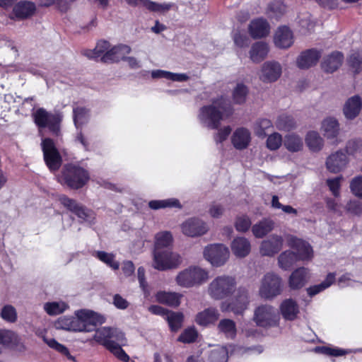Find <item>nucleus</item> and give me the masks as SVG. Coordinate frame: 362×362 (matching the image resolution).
<instances>
[{
    "mask_svg": "<svg viewBox=\"0 0 362 362\" xmlns=\"http://www.w3.org/2000/svg\"><path fill=\"white\" fill-rule=\"evenodd\" d=\"M348 163L346 155L339 151L330 155L326 162L327 169L332 173H338L344 169Z\"/></svg>",
    "mask_w": 362,
    "mask_h": 362,
    "instance_id": "b1692460",
    "label": "nucleus"
},
{
    "mask_svg": "<svg viewBox=\"0 0 362 362\" xmlns=\"http://www.w3.org/2000/svg\"><path fill=\"white\" fill-rule=\"evenodd\" d=\"M253 319L258 326L263 327H274L279 322L276 309L269 305L257 307L255 310Z\"/></svg>",
    "mask_w": 362,
    "mask_h": 362,
    "instance_id": "9b49d317",
    "label": "nucleus"
},
{
    "mask_svg": "<svg viewBox=\"0 0 362 362\" xmlns=\"http://www.w3.org/2000/svg\"><path fill=\"white\" fill-rule=\"evenodd\" d=\"M219 315V313L216 308H206L197 314L195 322L199 325L206 327L214 324L218 320Z\"/></svg>",
    "mask_w": 362,
    "mask_h": 362,
    "instance_id": "c85d7f7f",
    "label": "nucleus"
},
{
    "mask_svg": "<svg viewBox=\"0 0 362 362\" xmlns=\"http://www.w3.org/2000/svg\"><path fill=\"white\" fill-rule=\"evenodd\" d=\"M287 245L296 250L298 261H310L313 257V251L310 244L293 235L286 236Z\"/></svg>",
    "mask_w": 362,
    "mask_h": 362,
    "instance_id": "4468645a",
    "label": "nucleus"
},
{
    "mask_svg": "<svg viewBox=\"0 0 362 362\" xmlns=\"http://www.w3.org/2000/svg\"><path fill=\"white\" fill-rule=\"evenodd\" d=\"M208 292L216 300L223 299L226 296V276H218L209 284Z\"/></svg>",
    "mask_w": 362,
    "mask_h": 362,
    "instance_id": "a878e982",
    "label": "nucleus"
},
{
    "mask_svg": "<svg viewBox=\"0 0 362 362\" xmlns=\"http://www.w3.org/2000/svg\"><path fill=\"white\" fill-rule=\"evenodd\" d=\"M362 109V100L358 95L348 98L343 106V114L348 120L356 118Z\"/></svg>",
    "mask_w": 362,
    "mask_h": 362,
    "instance_id": "5701e85b",
    "label": "nucleus"
},
{
    "mask_svg": "<svg viewBox=\"0 0 362 362\" xmlns=\"http://www.w3.org/2000/svg\"><path fill=\"white\" fill-rule=\"evenodd\" d=\"M131 6H142L151 12H165L170 8V5L166 4H158L151 0H126Z\"/></svg>",
    "mask_w": 362,
    "mask_h": 362,
    "instance_id": "c756f323",
    "label": "nucleus"
},
{
    "mask_svg": "<svg viewBox=\"0 0 362 362\" xmlns=\"http://www.w3.org/2000/svg\"><path fill=\"white\" fill-rule=\"evenodd\" d=\"M282 144H284L282 136L278 132L269 134L266 140V146L270 151L278 150Z\"/></svg>",
    "mask_w": 362,
    "mask_h": 362,
    "instance_id": "4d7b16f0",
    "label": "nucleus"
},
{
    "mask_svg": "<svg viewBox=\"0 0 362 362\" xmlns=\"http://www.w3.org/2000/svg\"><path fill=\"white\" fill-rule=\"evenodd\" d=\"M274 228V222L265 219L255 224L252 227V232L255 238H262L270 233Z\"/></svg>",
    "mask_w": 362,
    "mask_h": 362,
    "instance_id": "a19ab883",
    "label": "nucleus"
},
{
    "mask_svg": "<svg viewBox=\"0 0 362 362\" xmlns=\"http://www.w3.org/2000/svg\"><path fill=\"white\" fill-rule=\"evenodd\" d=\"M156 240L153 251H162L165 250H171L170 246L173 243V235L169 231H163L156 235Z\"/></svg>",
    "mask_w": 362,
    "mask_h": 362,
    "instance_id": "58836bf2",
    "label": "nucleus"
},
{
    "mask_svg": "<svg viewBox=\"0 0 362 362\" xmlns=\"http://www.w3.org/2000/svg\"><path fill=\"white\" fill-rule=\"evenodd\" d=\"M33 119L40 129L48 128L56 134L59 132L62 117L59 114H52L43 107H39L33 113Z\"/></svg>",
    "mask_w": 362,
    "mask_h": 362,
    "instance_id": "6e6552de",
    "label": "nucleus"
},
{
    "mask_svg": "<svg viewBox=\"0 0 362 362\" xmlns=\"http://www.w3.org/2000/svg\"><path fill=\"white\" fill-rule=\"evenodd\" d=\"M284 238L282 236L273 234L264 240L259 246V252L263 256L272 257L277 254L284 245Z\"/></svg>",
    "mask_w": 362,
    "mask_h": 362,
    "instance_id": "f3484780",
    "label": "nucleus"
},
{
    "mask_svg": "<svg viewBox=\"0 0 362 362\" xmlns=\"http://www.w3.org/2000/svg\"><path fill=\"white\" fill-rule=\"evenodd\" d=\"M308 148L313 152L320 151L324 146V139L316 131H309L305 138Z\"/></svg>",
    "mask_w": 362,
    "mask_h": 362,
    "instance_id": "c9c22d12",
    "label": "nucleus"
},
{
    "mask_svg": "<svg viewBox=\"0 0 362 362\" xmlns=\"http://www.w3.org/2000/svg\"><path fill=\"white\" fill-rule=\"evenodd\" d=\"M349 187L355 197L362 199V175L353 178L350 182Z\"/></svg>",
    "mask_w": 362,
    "mask_h": 362,
    "instance_id": "69168bd1",
    "label": "nucleus"
},
{
    "mask_svg": "<svg viewBox=\"0 0 362 362\" xmlns=\"http://www.w3.org/2000/svg\"><path fill=\"white\" fill-rule=\"evenodd\" d=\"M74 122L77 126L78 124H83L88 117L89 110L85 107H76L73 110Z\"/></svg>",
    "mask_w": 362,
    "mask_h": 362,
    "instance_id": "bf43d9fd",
    "label": "nucleus"
},
{
    "mask_svg": "<svg viewBox=\"0 0 362 362\" xmlns=\"http://www.w3.org/2000/svg\"><path fill=\"white\" fill-rule=\"evenodd\" d=\"M95 257L113 270H117L119 268V262L115 259V255L112 253H107L104 251H96Z\"/></svg>",
    "mask_w": 362,
    "mask_h": 362,
    "instance_id": "5fc2aeb1",
    "label": "nucleus"
},
{
    "mask_svg": "<svg viewBox=\"0 0 362 362\" xmlns=\"http://www.w3.org/2000/svg\"><path fill=\"white\" fill-rule=\"evenodd\" d=\"M1 317L6 322H15L17 320L16 309L11 305L4 306L1 309Z\"/></svg>",
    "mask_w": 362,
    "mask_h": 362,
    "instance_id": "e2e57ef3",
    "label": "nucleus"
},
{
    "mask_svg": "<svg viewBox=\"0 0 362 362\" xmlns=\"http://www.w3.org/2000/svg\"><path fill=\"white\" fill-rule=\"evenodd\" d=\"M156 296L160 303L177 308L180 304V299L182 295L175 292L159 291Z\"/></svg>",
    "mask_w": 362,
    "mask_h": 362,
    "instance_id": "72a5a7b5",
    "label": "nucleus"
},
{
    "mask_svg": "<svg viewBox=\"0 0 362 362\" xmlns=\"http://www.w3.org/2000/svg\"><path fill=\"white\" fill-rule=\"evenodd\" d=\"M148 206L153 210L166 208L182 209V204L176 198H170L163 200H151L148 202Z\"/></svg>",
    "mask_w": 362,
    "mask_h": 362,
    "instance_id": "79ce46f5",
    "label": "nucleus"
},
{
    "mask_svg": "<svg viewBox=\"0 0 362 362\" xmlns=\"http://www.w3.org/2000/svg\"><path fill=\"white\" fill-rule=\"evenodd\" d=\"M298 261L295 252L290 250L281 252L277 259L278 266L284 271H287Z\"/></svg>",
    "mask_w": 362,
    "mask_h": 362,
    "instance_id": "e433bc0d",
    "label": "nucleus"
},
{
    "mask_svg": "<svg viewBox=\"0 0 362 362\" xmlns=\"http://www.w3.org/2000/svg\"><path fill=\"white\" fill-rule=\"evenodd\" d=\"M90 180L89 172L79 164L68 163L64 165L61 170L59 181L71 189H80Z\"/></svg>",
    "mask_w": 362,
    "mask_h": 362,
    "instance_id": "f03ea898",
    "label": "nucleus"
},
{
    "mask_svg": "<svg viewBox=\"0 0 362 362\" xmlns=\"http://www.w3.org/2000/svg\"><path fill=\"white\" fill-rule=\"evenodd\" d=\"M284 147L291 153H296L303 150V139L295 133L286 134L284 139Z\"/></svg>",
    "mask_w": 362,
    "mask_h": 362,
    "instance_id": "f704fd0d",
    "label": "nucleus"
},
{
    "mask_svg": "<svg viewBox=\"0 0 362 362\" xmlns=\"http://www.w3.org/2000/svg\"><path fill=\"white\" fill-rule=\"evenodd\" d=\"M348 63L354 74H358L362 68V57L359 52H354L348 59Z\"/></svg>",
    "mask_w": 362,
    "mask_h": 362,
    "instance_id": "680f3d73",
    "label": "nucleus"
},
{
    "mask_svg": "<svg viewBox=\"0 0 362 362\" xmlns=\"http://www.w3.org/2000/svg\"><path fill=\"white\" fill-rule=\"evenodd\" d=\"M315 351L316 353L322 354H324L326 356L337 357V356H344L347 354H350L352 352H356V351L362 352V349L352 351V350H346V349H340L338 347L322 346L315 347Z\"/></svg>",
    "mask_w": 362,
    "mask_h": 362,
    "instance_id": "37998d69",
    "label": "nucleus"
},
{
    "mask_svg": "<svg viewBox=\"0 0 362 362\" xmlns=\"http://www.w3.org/2000/svg\"><path fill=\"white\" fill-rule=\"evenodd\" d=\"M335 281V274L334 273H329L327 274L325 281L322 283L310 286L307 289V292L310 296H313L326 288H329Z\"/></svg>",
    "mask_w": 362,
    "mask_h": 362,
    "instance_id": "a18cd8bd",
    "label": "nucleus"
},
{
    "mask_svg": "<svg viewBox=\"0 0 362 362\" xmlns=\"http://www.w3.org/2000/svg\"><path fill=\"white\" fill-rule=\"evenodd\" d=\"M248 31L254 39L265 37L270 33V25L266 19L257 18L250 23Z\"/></svg>",
    "mask_w": 362,
    "mask_h": 362,
    "instance_id": "412c9836",
    "label": "nucleus"
},
{
    "mask_svg": "<svg viewBox=\"0 0 362 362\" xmlns=\"http://www.w3.org/2000/svg\"><path fill=\"white\" fill-rule=\"evenodd\" d=\"M43 341L52 349L67 357L68 359L75 361V358L71 355L69 349L64 345L59 343L56 339H47L45 336L42 337Z\"/></svg>",
    "mask_w": 362,
    "mask_h": 362,
    "instance_id": "09e8293b",
    "label": "nucleus"
},
{
    "mask_svg": "<svg viewBox=\"0 0 362 362\" xmlns=\"http://www.w3.org/2000/svg\"><path fill=\"white\" fill-rule=\"evenodd\" d=\"M181 262L180 255L171 250L153 251V267L159 271L177 268Z\"/></svg>",
    "mask_w": 362,
    "mask_h": 362,
    "instance_id": "9d476101",
    "label": "nucleus"
},
{
    "mask_svg": "<svg viewBox=\"0 0 362 362\" xmlns=\"http://www.w3.org/2000/svg\"><path fill=\"white\" fill-rule=\"evenodd\" d=\"M272 127V122L268 119H260L255 124V133L258 136L265 135V131Z\"/></svg>",
    "mask_w": 362,
    "mask_h": 362,
    "instance_id": "774afa93",
    "label": "nucleus"
},
{
    "mask_svg": "<svg viewBox=\"0 0 362 362\" xmlns=\"http://www.w3.org/2000/svg\"><path fill=\"white\" fill-rule=\"evenodd\" d=\"M69 308L64 302H48L44 305V309L49 315H57Z\"/></svg>",
    "mask_w": 362,
    "mask_h": 362,
    "instance_id": "864d4df0",
    "label": "nucleus"
},
{
    "mask_svg": "<svg viewBox=\"0 0 362 362\" xmlns=\"http://www.w3.org/2000/svg\"><path fill=\"white\" fill-rule=\"evenodd\" d=\"M310 279V269L300 267L294 269L288 276V285L291 290H299L304 287Z\"/></svg>",
    "mask_w": 362,
    "mask_h": 362,
    "instance_id": "dca6fc26",
    "label": "nucleus"
},
{
    "mask_svg": "<svg viewBox=\"0 0 362 362\" xmlns=\"http://www.w3.org/2000/svg\"><path fill=\"white\" fill-rule=\"evenodd\" d=\"M282 74L281 64L276 61L264 62L258 74L259 80L264 83H271L276 81Z\"/></svg>",
    "mask_w": 362,
    "mask_h": 362,
    "instance_id": "f8f14e48",
    "label": "nucleus"
},
{
    "mask_svg": "<svg viewBox=\"0 0 362 362\" xmlns=\"http://www.w3.org/2000/svg\"><path fill=\"white\" fill-rule=\"evenodd\" d=\"M343 211L350 218L362 216V202L356 199H349L344 206Z\"/></svg>",
    "mask_w": 362,
    "mask_h": 362,
    "instance_id": "c03bdc74",
    "label": "nucleus"
},
{
    "mask_svg": "<svg viewBox=\"0 0 362 362\" xmlns=\"http://www.w3.org/2000/svg\"><path fill=\"white\" fill-rule=\"evenodd\" d=\"M321 131L327 139H333L339 133V124L334 117H327L322 122Z\"/></svg>",
    "mask_w": 362,
    "mask_h": 362,
    "instance_id": "2f4dec72",
    "label": "nucleus"
},
{
    "mask_svg": "<svg viewBox=\"0 0 362 362\" xmlns=\"http://www.w3.org/2000/svg\"><path fill=\"white\" fill-rule=\"evenodd\" d=\"M279 312L285 320L294 321L300 314V307L296 300L288 298L281 303Z\"/></svg>",
    "mask_w": 362,
    "mask_h": 362,
    "instance_id": "aec40b11",
    "label": "nucleus"
},
{
    "mask_svg": "<svg viewBox=\"0 0 362 362\" xmlns=\"http://www.w3.org/2000/svg\"><path fill=\"white\" fill-rule=\"evenodd\" d=\"M110 43L106 40H100L98 42L93 50H87L85 54L88 58L97 59L101 56L102 54L109 50Z\"/></svg>",
    "mask_w": 362,
    "mask_h": 362,
    "instance_id": "6e6d98bb",
    "label": "nucleus"
},
{
    "mask_svg": "<svg viewBox=\"0 0 362 362\" xmlns=\"http://www.w3.org/2000/svg\"><path fill=\"white\" fill-rule=\"evenodd\" d=\"M44 162L51 173L57 172L62 165V156L51 138H45L41 142Z\"/></svg>",
    "mask_w": 362,
    "mask_h": 362,
    "instance_id": "20e7f679",
    "label": "nucleus"
},
{
    "mask_svg": "<svg viewBox=\"0 0 362 362\" xmlns=\"http://www.w3.org/2000/svg\"><path fill=\"white\" fill-rule=\"evenodd\" d=\"M231 249L236 256L243 257L250 253L251 246L247 239L245 238H237L233 241Z\"/></svg>",
    "mask_w": 362,
    "mask_h": 362,
    "instance_id": "4c0bfd02",
    "label": "nucleus"
},
{
    "mask_svg": "<svg viewBox=\"0 0 362 362\" xmlns=\"http://www.w3.org/2000/svg\"><path fill=\"white\" fill-rule=\"evenodd\" d=\"M275 125L280 131H290L296 128V122L293 117L282 115L277 118Z\"/></svg>",
    "mask_w": 362,
    "mask_h": 362,
    "instance_id": "49530a36",
    "label": "nucleus"
},
{
    "mask_svg": "<svg viewBox=\"0 0 362 362\" xmlns=\"http://www.w3.org/2000/svg\"><path fill=\"white\" fill-rule=\"evenodd\" d=\"M208 278L206 270L199 267H189L177 274L176 281L182 287L191 288L202 284Z\"/></svg>",
    "mask_w": 362,
    "mask_h": 362,
    "instance_id": "39448f33",
    "label": "nucleus"
},
{
    "mask_svg": "<svg viewBox=\"0 0 362 362\" xmlns=\"http://www.w3.org/2000/svg\"><path fill=\"white\" fill-rule=\"evenodd\" d=\"M43 341L52 349L67 357L68 359L75 361V358L71 355L69 349L64 345L59 343L56 339H47L45 336L42 337Z\"/></svg>",
    "mask_w": 362,
    "mask_h": 362,
    "instance_id": "8fccbe9b",
    "label": "nucleus"
},
{
    "mask_svg": "<svg viewBox=\"0 0 362 362\" xmlns=\"http://www.w3.org/2000/svg\"><path fill=\"white\" fill-rule=\"evenodd\" d=\"M37 11L36 4L28 0H21L15 4L9 18L11 20L24 21L33 17Z\"/></svg>",
    "mask_w": 362,
    "mask_h": 362,
    "instance_id": "ddd939ff",
    "label": "nucleus"
},
{
    "mask_svg": "<svg viewBox=\"0 0 362 362\" xmlns=\"http://www.w3.org/2000/svg\"><path fill=\"white\" fill-rule=\"evenodd\" d=\"M344 57L341 52H332L323 59L322 69L327 73H333L341 66Z\"/></svg>",
    "mask_w": 362,
    "mask_h": 362,
    "instance_id": "cd10ccee",
    "label": "nucleus"
},
{
    "mask_svg": "<svg viewBox=\"0 0 362 362\" xmlns=\"http://www.w3.org/2000/svg\"><path fill=\"white\" fill-rule=\"evenodd\" d=\"M285 11L286 6L281 1H274L268 7V13L275 18L279 17Z\"/></svg>",
    "mask_w": 362,
    "mask_h": 362,
    "instance_id": "338daca9",
    "label": "nucleus"
},
{
    "mask_svg": "<svg viewBox=\"0 0 362 362\" xmlns=\"http://www.w3.org/2000/svg\"><path fill=\"white\" fill-rule=\"evenodd\" d=\"M60 203L69 211L76 215L81 221L94 223L95 220V213L85 206L78 203L76 200L69 198L65 194L59 197Z\"/></svg>",
    "mask_w": 362,
    "mask_h": 362,
    "instance_id": "1a4fd4ad",
    "label": "nucleus"
},
{
    "mask_svg": "<svg viewBox=\"0 0 362 362\" xmlns=\"http://www.w3.org/2000/svg\"><path fill=\"white\" fill-rule=\"evenodd\" d=\"M234 284V279L228 278V311L230 310L235 314H241L247 308L248 296L245 289L232 291Z\"/></svg>",
    "mask_w": 362,
    "mask_h": 362,
    "instance_id": "0eeeda50",
    "label": "nucleus"
},
{
    "mask_svg": "<svg viewBox=\"0 0 362 362\" xmlns=\"http://www.w3.org/2000/svg\"><path fill=\"white\" fill-rule=\"evenodd\" d=\"M43 341L52 349L67 357L68 359L75 361V358L71 355L69 349L64 345L59 343L56 339H47L45 336L42 337Z\"/></svg>",
    "mask_w": 362,
    "mask_h": 362,
    "instance_id": "de8ad7c7",
    "label": "nucleus"
},
{
    "mask_svg": "<svg viewBox=\"0 0 362 362\" xmlns=\"http://www.w3.org/2000/svg\"><path fill=\"white\" fill-rule=\"evenodd\" d=\"M250 141V133L244 128L237 129L233 136L232 142L234 146L238 149L246 148Z\"/></svg>",
    "mask_w": 362,
    "mask_h": 362,
    "instance_id": "ea45409f",
    "label": "nucleus"
},
{
    "mask_svg": "<svg viewBox=\"0 0 362 362\" xmlns=\"http://www.w3.org/2000/svg\"><path fill=\"white\" fill-rule=\"evenodd\" d=\"M171 332H177L182 327L184 315L182 313L170 311L166 317Z\"/></svg>",
    "mask_w": 362,
    "mask_h": 362,
    "instance_id": "3c124183",
    "label": "nucleus"
},
{
    "mask_svg": "<svg viewBox=\"0 0 362 362\" xmlns=\"http://www.w3.org/2000/svg\"><path fill=\"white\" fill-rule=\"evenodd\" d=\"M107 350L122 362H129L130 359L129 355L125 352L122 346L115 341Z\"/></svg>",
    "mask_w": 362,
    "mask_h": 362,
    "instance_id": "052dcab7",
    "label": "nucleus"
},
{
    "mask_svg": "<svg viewBox=\"0 0 362 362\" xmlns=\"http://www.w3.org/2000/svg\"><path fill=\"white\" fill-rule=\"evenodd\" d=\"M131 52V48L126 45H119L107 50L100 57V61L104 63L119 62L125 59V55Z\"/></svg>",
    "mask_w": 362,
    "mask_h": 362,
    "instance_id": "6ab92c4d",
    "label": "nucleus"
},
{
    "mask_svg": "<svg viewBox=\"0 0 362 362\" xmlns=\"http://www.w3.org/2000/svg\"><path fill=\"white\" fill-rule=\"evenodd\" d=\"M226 247L223 244H211L204 250V256L212 265L219 267L225 264Z\"/></svg>",
    "mask_w": 362,
    "mask_h": 362,
    "instance_id": "2eb2a0df",
    "label": "nucleus"
},
{
    "mask_svg": "<svg viewBox=\"0 0 362 362\" xmlns=\"http://www.w3.org/2000/svg\"><path fill=\"white\" fill-rule=\"evenodd\" d=\"M76 314V317H59L54 322V327L58 329L90 332L95 331L96 327L105 321L103 316L92 310H80Z\"/></svg>",
    "mask_w": 362,
    "mask_h": 362,
    "instance_id": "f257e3e1",
    "label": "nucleus"
},
{
    "mask_svg": "<svg viewBox=\"0 0 362 362\" xmlns=\"http://www.w3.org/2000/svg\"><path fill=\"white\" fill-rule=\"evenodd\" d=\"M346 151L349 155H356L362 152V140L358 139H351L347 142Z\"/></svg>",
    "mask_w": 362,
    "mask_h": 362,
    "instance_id": "0e129e2a",
    "label": "nucleus"
},
{
    "mask_svg": "<svg viewBox=\"0 0 362 362\" xmlns=\"http://www.w3.org/2000/svg\"><path fill=\"white\" fill-rule=\"evenodd\" d=\"M269 52V47L267 42L259 41L254 43L250 50V58L255 63L263 61Z\"/></svg>",
    "mask_w": 362,
    "mask_h": 362,
    "instance_id": "7c9ffc66",
    "label": "nucleus"
},
{
    "mask_svg": "<svg viewBox=\"0 0 362 362\" xmlns=\"http://www.w3.org/2000/svg\"><path fill=\"white\" fill-rule=\"evenodd\" d=\"M274 43L280 49H288L293 43V34L287 26L279 27L274 35Z\"/></svg>",
    "mask_w": 362,
    "mask_h": 362,
    "instance_id": "4be33fe9",
    "label": "nucleus"
},
{
    "mask_svg": "<svg viewBox=\"0 0 362 362\" xmlns=\"http://www.w3.org/2000/svg\"><path fill=\"white\" fill-rule=\"evenodd\" d=\"M198 337V332L194 327L185 329L179 336L177 340L185 344H191L196 341Z\"/></svg>",
    "mask_w": 362,
    "mask_h": 362,
    "instance_id": "13d9d810",
    "label": "nucleus"
},
{
    "mask_svg": "<svg viewBox=\"0 0 362 362\" xmlns=\"http://www.w3.org/2000/svg\"><path fill=\"white\" fill-rule=\"evenodd\" d=\"M182 230L187 236L196 237L205 234L208 228L203 221L197 218H192L182 223Z\"/></svg>",
    "mask_w": 362,
    "mask_h": 362,
    "instance_id": "a211bd4d",
    "label": "nucleus"
},
{
    "mask_svg": "<svg viewBox=\"0 0 362 362\" xmlns=\"http://www.w3.org/2000/svg\"><path fill=\"white\" fill-rule=\"evenodd\" d=\"M226 106L223 98L202 107L197 115L199 122L209 129H220Z\"/></svg>",
    "mask_w": 362,
    "mask_h": 362,
    "instance_id": "7ed1b4c3",
    "label": "nucleus"
},
{
    "mask_svg": "<svg viewBox=\"0 0 362 362\" xmlns=\"http://www.w3.org/2000/svg\"><path fill=\"white\" fill-rule=\"evenodd\" d=\"M248 88L243 83H238L232 92L233 101L236 104H243L246 101Z\"/></svg>",
    "mask_w": 362,
    "mask_h": 362,
    "instance_id": "603ef678",
    "label": "nucleus"
},
{
    "mask_svg": "<svg viewBox=\"0 0 362 362\" xmlns=\"http://www.w3.org/2000/svg\"><path fill=\"white\" fill-rule=\"evenodd\" d=\"M0 344L8 348H18L23 344L21 338L14 332L6 329H0Z\"/></svg>",
    "mask_w": 362,
    "mask_h": 362,
    "instance_id": "473e14b6",
    "label": "nucleus"
},
{
    "mask_svg": "<svg viewBox=\"0 0 362 362\" xmlns=\"http://www.w3.org/2000/svg\"><path fill=\"white\" fill-rule=\"evenodd\" d=\"M283 291L281 277L273 272L266 274L260 284L259 296L264 299L272 300L281 295Z\"/></svg>",
    "mask_w": 362,
    "mask_h": 362,
    "instance_id": "423d86ee",
    "label": "nucleus"
},
{
    "mask_svg": "<svg viewBox=\"0 0 362 362\" xmlns=\"http://www.w3.org/2000/svg\"><path fill=\"white\" fill-rule=\"evenodd\" d=\"M113 329L110 327H102L95 331L91 339H87V341L91 342L93 340L98 344L103 345L105 349H108L115 341L111 339L113 337Z\"/></svg>",
    "mask_w": 362,
    "mask_h": 362,
    "instance_id": "bb28decb",
    "label": "nucleus"
},
{
    "mask_svg": "<svg viewBox=\"0 0 362 362\" xmlns=\"http://www.w3.org/2000/svg\"><path fill=\"white\" fill-rule=\"evenodd\" d=\"M321 57V52L316 49H310L303 52L297 59L298 66L308 69L315 65Z\"/></svg>",
    "mask_w": 362,
    "mask_h": 362,
    "instance_id": "393cba45",
    "label": "nucleus"
}]
</instances>
